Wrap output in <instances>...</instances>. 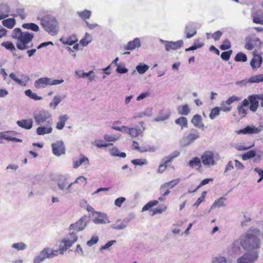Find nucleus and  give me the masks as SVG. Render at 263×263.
Listing matches in <instances>:
<instances>
[{
    "mask_svg": "<svg viewBox=\"0 0 263 263\" xmlns=\"http://www.w3.org/2000/svg\"><path fill=\"white\" fill-rule=\"evenodd\" d=\"M62 100L59 96H55L53 98L52 101L49 103V107L55 109Z\"/></svg>",
    "mask_w": 263,
    "mask_h": 263,
    "instance_id": "58836bf2",
    "label": "nucleus"
},
{
    "mask_svg": "<svg viewBox=\"0 0 263 263\" xmlns=\"http://www.w3.org/2000/svg\"><path fill=\"white\" fill-rule=\"evenodd\" d=\"M132 146L133 148L138 150L139 152L141 153L144 152H154L156 150V148L154 146H150L147 145L145 147H140L139 146V144L136 141H133Z\"/></svg>",
    "mask_w": 263,
    "mask_h": 263,
    "instance_id": "4be33fe9",
    "label": "nucleus"
},
{
    "mask_svg": "<svg viewBox=\"0 0 263 263\" xmlns=\"http://www.w3.org/2000/svg\"><path fill=\"white\" fill-rule=\"evenodd\" d=\"M12 248L17 251L24 250L26 249L27 246L23 242L14 243L12 245Z\"/></svg>",
    "mask_w": 263,
    "mask_h": 263,
    "instance_id": "de8ad7c7",
    "label": "nucleus"
},
{
    "mask_svg": "<svg viewBox=\"0 0 263 263\" xmlns=\"http://www.w3.org/2000/svg\"><path fill=\"white\" fill-rule=\"evenodd\" d=\"M116 242H117V241L115 240H112L109 241L105 245L102 246L100 248V250L102 251L103 250L108 249V248H109V247H110L113 245L115 244Z\"/></svg>",
    "mask_w": 263,
    "mask_h": 263,
    "instance_id": "69168bd1",
    "label": "nucleus"
},
{
    "mask_svg": "<svg viewBox=\"0 0 263 263\" xmlns=\"http://www.w3.org/2000/svg\"><path fill=\"white\" fill-rule=\"evenodd\" d=\"M254 232H251L250 229L246 233L240 237V243L242 248L246 251H256L260 248V240L258 237L255 234L259 231L254 230Z\"/></svg>",
    "mask_w": 263,
    "mask_h": 263,
    "instance_id": "f257e3e1",
    "label": "nucleus"
},
{
    "mask_svg": "<svg viewBox=\"0 0 263 263\" xmlns=\"http://www.w3.org/2000/svg\"><path fill=\"white\" fill-rule=\"evenodd\" d=\"M33 117L35 123L37 125H41L42 124L52 123L51 114L45 109L37 110L34 112Z\"/></svg>",
    "mask_w": 263,
    "mask_h": 263,
    "instance_id": "423d86ee",
    "label": "nucleus"
},
{
    "mask_svg": "<svg viewBox=\"0 0 263 263\" xmlns=\"http://www.w3.org/2000/svg\"><path fill=\"white\" fill-rule=\"evenodd\" d=\"M211 263H227V260L222 256H214L212 258Z\"/></svg>",
    "mask_w": 263,
    "mask_h": 263,
    "instance_id": "37998d69",
    "label": "nucleus"
},
{
    "mask_svg": "<svg viewBox=\"0 0 263 263\" xmlns=\"http://www.w3.org/2000/svg\"><path fill=\"white\" fill-rule=\"evenodd\" d=\"M199 137V132L195 129H192L186 136H183L180 142L181 144L183 146H189Z\"/></svg>",
    "mask_w": 263,
    "mask_h": 263,
    "instance_id": "9d476101",
    "label": "nucleus"
},
{
    "mask_svg": "<svg viewBox=\"0 0 263 263\" xmlns=\"http://www.w3.org/2000/svg\"><path fill=\"white\" fill-rule=\"evenodd\" d=\"M253 22L263 25V14L261 11H257L252 14Z\"/></svg>",
    "mask_w": 263,
    "mask_h": 263,
    "instance_id": "473e14b6",
    "label": "nucleus"
},
{
    "mask_svg": "<svg viewBox=\"0 0 263 263\" xmlns=\"http://www.w3.org/2000/svg\"><path fill=\"white\" fill-rule=\"evenodd\" d=\"M220 110V108L218 107H216L213 108L211 110V112L209 115L210 118L212 120L214 119L217 116H218L219 115Z\"/></svg>",
    "mask_w": 263,
    "mask_h": 263,
    "instance_id": "8fccbe9b",
    "label": "nucleus"
},
{
    "mask_svg": "<svg viewBox=\"0 0 263 263\" xmlns=\"http://www.w3.org/2000/svg\"><path fill=\"white\" fill-rule=\"evenodd\" d=\"M91 42V37L88 33H86L85 36L80 40V44L83 46H86Z\"/></svg>",
    "mask_w": 263,
    "mask_h": 263,
    "instance_id": "79ce46f5",
    "label": "nucleus"
},
{
    "mask_svg": "<svg viewBox=\"0 0 263 263\" xmlns=\"http://www.w3.org/2000/svg\"><path fill=\"white\" fill-rule=\"evenodd\" d=\"M3 25L9 29H12L15 25V20L13 18H9L4 20L2 21Z\"/></svg>",
    "mask_w": 263,
    "mask_h": 263,
    "instance_id": "c9c22d12",
    "label": "nucleus"
},
{
    "mask_svg": "<svg viewBox=\"0 0 263 263\" xmlns=\"http://www.w3.org/2000/svg\"><path fill=\"white\" fill-rule=\"evenodd\" d=\"M170 115L171 114L170 112H166L164 114H161L157 117L155 118L154 119V121L155 122H160V121H165V120H167V119H168V118L170 116Z\"/></svg>",
    "mask_w": 263,
    "mask_h": 263,
    "instance_id": "603ef678",
    "label": "nucleus"
},
{
    "mask_svg": "<svg viewBox=\"0 0 263 263\" xmlns=\"http://www.w3.org/2000/svg\"><path fill=\"white\" fill-rule=\"evenodd\" d=\"M215 158V156L213 151H206L202 154L201 161L205 167H211L216 164Z\"/></svg>",
    "mask_w": 263,
    "mask_h": 263,
    "instance_id": "f8f14e48",
    "label": "nucleus"
},
{
    "mask_svg": "<svg viewBox=\"0 0 263 263\" xmlns=\"http://www.w3.org/2000/svg\"><path fill=\"white\" fill-rule=\"evenodd\" d=\"M88 218L86 216L81 217L78 221L71 224L69 227V234L73 233L78 237L77 233L83 231L87 226Z\"/></svg>",
    "mask_w": 263,
    "mask_h": 263,
    "instance_id": "6e6552de",
    "label": "nucleus"
},
{
    "mask_svg": "<svg viewBox=\"0 0 263 263\" xmlns=\"http://www.w3.org/2000/svg\"><path fill=\"white\" fill-rule=\"evenodd\" d=\"M178 113L182 116H187L191 112V108L189 105L184 104L177 107Z\"/></svg>",
    "mask_w": 263,
    "mask_h": 263,
    "instance_id": "7c9ffc66",
    "label": "nucleus"
},
{
    "mask_svg": "<svg viewBox=\"0 0 263 263\" xmlns=\"http://www.w3.org/2000/svg\"><path fill=\"white\" fill-rule=\"evenodd\" d=\"M75 73L79 78H84L86 77H88L91 74H93V71L92 70H90L88 72H85L83 70H76Z\"/></svg>",
    "mask_w": 263,
    "mask_h": 263,
    "instance_id": "c03bdc74",
    "label": "nucleus"
},
{
    "mask_svg": "<svg viewBox=\"0 0 263 263\" xmlns=\"http://www.w3.org/2000/svg\"><path fill=\"white\" fill-rule=\"evenodd\" d=\"M2 46L5 47L7 49L13 51L15 50V48L13 43L9 41L5 42L2 43Z\"/></svg>",
    "mask_w": 263,
    "mask_h": 263,
    "instance_id": "6e6d98bb",
    "label": "nucleus"
},
{
    "mask_svg": "<svg viewBox=\"0 0 263 263\" xmlns=\"http://www.w3.org/2000/svg\"><path fill=\"white\" fill-rule=\"evenodd\" d=\"M50 78L42 77L34 81V86L36 89H43L49 85Z\"/></svg>",
    "mask_w": 263,
    "mask_h": 263,
    "instance_id": "6ab92c4d",
    "label": "nucleus"
},
{
    "mask_svg": "<svg viewBox=\"0 0 263 263\" xmlns=\"http://www.w3.org/2000/svg\"><path fill=\"white\" fill-rule=\"evenodd\" d=\"M191 122L196 127L202 128L204 127L201 117L199 115L196 114L194 115L191 120Z\"/></svg>",
    "mask_w": 263,
    "mask_h": 263,
    "instance_id": "c756f323",
    "label": "nucleus"
},
{
    "mask_svg": "<svg viewBox=\"0 0 263 263\" xmlns=\"http://www.w3.org/2000/svg\"><path fill=\"white\" fill-rule=\"evenodd\" d=\"M51 147L53 154L57 156H60L65 153V147L62 141H58L52 143Z\"/></svg>",
    "mask_w": 263,
    "mask_h": 263,
    "instance_id": "2eb2a0df",
    "label": "nucleus"
},
{
    "mask_svg": "<svg viewBox=\"0 0 263 263\" xmlns=\"http://www.w3.org/2000/svg\"><path fill=\"white\" fill-rule=\"evenodd\" d=\"M253 54L254 56L250 62V65L253 69L256 70L260 66L262 63V57L259 55L254 54Z\"/></svg>",
    "mask_w": 263,
    "mask_h": 263,
    "instance_id": "5701e85b",
    "label": "nucleus"
},
{
    "mask_svg": "<svg viewBox=\"0 0 263 263\" xmlns=\"http://www.w3.org/2000/svg\"><path fill=\"white\" fill-rule=\"evenodd\" d=\"M92 221L95 224H103L110 222L107 215L105 213L97 211L93 212L92 214Z\"/></svg>",
    "mask_w": 263,
    "mask_h": 263,
    "instance_id": "ddd939ff",
    "label": "nucleus"
},
{
    "mask_svg": "<svg viewBox=\"0 0 263 263\" xmlns=\"http://www.w3.org/2000/svg\"><path fill=\"white\" fill-rule=\"evenodd\" d=\"M249 99L250 103V110L253 112L256 111L258 107L259 100H260L259 95L249 96Z\"/></svg>",
    "mask_w": 263,
    "mask_h": 263,
    "instance_id": "a211bd4d",
    "label": "nucleus"
},
{
    "mask_svg": "<svg viewBox=\"0 0 263 263\" xmlns=\"http://www.w3.org/2000/svg\"><path fill=\"white\" fill-rule=\"evenodd\" d=\"M77 239L78 237L73 233H71L70 235H68L66 237L59 241V249L53 250L55 256L59 254H63L68 248H70L77 241Z\"/></svg>",
    "mask_w": 263,
    "mask_h": 263,
    "instance_id": "39448f33",
    "label": "nucleus"
},
{
    "mask_svg": "<svg viewBox=\"0 0 263 263\" xmlns=\"http://www.w3.org/2000/svg\"><path fill=\"white\" fill-rule=\"evenodd\" d=\"M68 175H60L57 180L58 188L64 194H70L72 192V183H70Z\"/></svg>",
    "mask_w": 263,
    "mask_h": 263,
    "instance_id": "0eeeda50",
    "label": "nucleus"
},
{
    "mask_svg": "<svg viewBox=\"0 0 263 263\" xmlns=\"http://www.w3.org/2000/svg\"><path fill=\"white\" fill-rule=\"evenodd\" d=\"M259 253L257 251L247 252L237 259V263H255L258 258Z\"/></svg>",
    "mask_w": 263,
    "mask_h": 263,
    "instance_id": "1a4fd4ad",
    "label": "nucleus"
},
{
    "mask_svg": "<svg viewBox=\"0 0 263 263\" xmlns=\"http://www.w3.org/2000/svg\"><path fill=\"white\" fill-rule=\"evenodd\" d=\"M77 15L82 18L85 22L88 20L92 14V12L90 10L85 9L83 11H79L77 12Z\"/></svg>",
    "mask_w": 263,
    "mask_h": 263,
    "instance_id": "2f4dec72",
    "label": "nucleus"
},
{
    "mask_svg": "<svg viewBox=\"0 0 263 263\" xmlns=\"http://www.w3.org/2000/svg\"><path fill=\"white\" fill-rule=\"evenodd\" d=\"M110 154L112 156H118L119 157L125 158L126 154L123 152H120L118 149L115 147L110 149Z\"/></svg>",
    "mask_w": 263,
    "mask_h": 263,
    "instance_id": "ea45409f",
    "label": "nucleus"
},
{
    "mask_svg": "<svg viewBox=\"0 0 263 263\" xmlns=\"http://www.w3.org/2000/svg\"><path fill=\"white\" fill-rule=\"evenodd\" d=\"M127 226V223L124 221L121 222L120 224H114L111 227L115 230H123Z\"/></svg>",
    "mask_w": 263,
    "mask_h": 263,
    "instance_id": "4d7b16f0",
    "label": "nucleus"
},
{
    "mask_svg": "<svg viewBox=\"0 0 263 263\" xmlns=\"http://www.w3.org/2000/svg\"><path fill=\"white\" fill-rule=\"evenodd\" d=\"M22 27L26 29L31 30L33 31H38L39 30V26L34 23L24 24Z\"/></svg>",
    "mask_w": 263,
    "mask_h": 263,
    "instance_id": "a19ab883",
    "label": "nucleus"
},
{
    "mask_svg": "<svg viewBox=\"0 0 263 263\" xmlns=\"http://www.w3.org/2000/svg\"><path fill=\"white\" fill-rule=\"evenodd\" d=\"M68 118V115L66 114L60 115L58 117V121L56 124V128L58 130L63 129Z\"/></svg>",
    "mask_w": 263,
    "mask_h": 263,
    "instance_id": "cd10ccee",
    "label": "nucleus"
},
{
    "mask_svg": "<svg viewBox=\"0 0 263 263\" xmlns=\"http://www.w3.org/2000/svg\"><path fill=\"white\" fill-rule=\"evenodd\" d=\"M213 180L212 179H205L203 180L199 184V185L196 187V189H195L194 191H189V193H192L195 192L197 190H198L199 188L201 187L203 185H204L208 183H209L210 181H212Z\"/></svg>",
    "mask_w": 263,
    "mask_h": 263,
    "instance_id": "e2e57ef3",
    "label": "nucleus"
},
{
    "mask_svg": "<svg viewBox=\"0 0 263 263\" xmlns=\"http://www.w3.org/2000/svg\"><path fill=\"white\" fill-rule=\"evenodd\" d=\"M98 240L99 238L97 235H93L91 239L87 242V245L89 247H91L97 243Z\"/></svg>",
    "mask_w": 263,
    "mask_h": 263,
    "instance_id": "052dcab7",
    "label": "nucleus"
},
{
    "mask_svg": "<svg viewBox=\"0 0 263 263\" xmlns=\"http://www.w3.org/2000/svg\"><path fill=\"white\" fill-rule=\"evenodd\" d=\"M120 136H111L109 135H105L104 138L107 142H116L120 139Z\"/></svg>",
    "mask_w": 263,
    "mask_h": 263,
    "instance_id": "5fc2aeb1",
    "label": "nucleus"
},
{
    "mask_svg": "<svg viewBox=\"0 0 263 263\" xmlns=\"http://www.w3.org/2000/svg\"><path fill=\"white\" fill-rule=\"evenodd\" d=\"M175 123L180 126L181 129L187 127V120L186 117L181 116L175 121Z\"/></svg>",
    "mask_w": 263,
    "mask_h": 263,
    "instance_id": "72a5a7b5",
    "label": "nucleus"
},
{
    "mask_svg": "<svg viewBox=\"0 0 263 263\" xmlns=\"http://www.w3.org/2000/svg\"><path fill=\"white\" fill-rule=\"evenodd\" d=\"M126 200L125 197H120L115 200V204L118 207H121L122 203Z\"/></svg>",
    "mask_w": 263,
    "mask_h": 263,
    "instance_id": "774afa93",
    "label": "nucleus"
},
{
    "mask_svg": "<svg viewBox=\"0 0 263 263\" xmlns=\"http://www.w3.org/2000/svg\"><path fill=\"white\" fill-rule=\"evenodd\" d=\"M136 69L140 74H142L148 70L149 66L146 64L140 63L136 66Z\"/></svg>",
    "mask_w": 263,
    "mask_h": 263,
    "instance_id": "4c0bfd02",
    "label": "nucleus"
},
{
    "mask_svg": "<svg viewBox=\"0 0 263 263\" xmlns=\"http://www.w3.org/2000/svg\"><path fill=\"white\" fill-rule=\"evenodd\" d=\"M263 82V74H260L250 77L249 79H245L241 81H237L236 84L241 86H246L247 83H259Z\"/></svg>",
    "mask_w": 263,
    "mask_h": 263,
    "instance_id": "dca6fc26",
    "label": "nucleus"
},
{
    "mask_svg": "<svg viewBox=\"0 0 263 263\" xmlns=\"http://www.w3.org/2000/svg\"><path fill=\"white\" fill-rule=\"evenodd\" d=\"M180 155V152L178 151L173 152L172 154L165 157L166 162H171L175 158Z\"/></svg>",
    "mask_w": 263,
    "mask_h": 263,
    "instance_id": "864d4df0",
    "label": "nucleus"
},
{
    "mask_svg": "<svg viewBox=\"0 0 263 263\" xmlns=\"http://www.w3.org/2000/svg\"><path fill=\"white\" fill-rule=\"evenodd\" d=\"M37 18L40 20L43 28L50 35L54 36L58 34L59 28V22L54 16L46 13L43 15L40 14Z\"/></svg>",
    "mask_w": 263,
    "mask_h": 263,
    "instance_id": "7ed1b4c3",
    "label": "nucleus"
},
{
    "mask_svg": "<svg viewBox=\"0 0 263 263\" xmlns=\"http://www.w3.org/2000/svg\"><path fill=\"white\" fill-rule=\"evenodd\" d=\"M10 78L13 80L16 83L22 86H25L30 80L29 76L27 75H23L22 79H19L16 77L14 73H11L9 74Z\"/></svg>",
    "mask_w": 263,
    "mask_h": 263,
    "instance_id": "aec40b11",
    "label": "nucleus"
},
{
    "mask_svg": "<svg viewBox=\"0 0 263 263\" xmlns=\"http://www.w3.org/2000/svg\"><path fill=\"white\" fill-rule=\"evenodd\" d=\"M116 124H121V122L119 121L114 122L112 126V129L128 134L131 137H137L140 136H142L143 133L145 130V127L143 122H140V127L136 126L135 127H128L125 126L116 127L115 126Z\"/></svg>",
    "mask_w": 263,
    "mask_h": 263,
    "instance_id": "20e7f679",
    "label": "nucleus"
},
{
    "mask_svg": "<svg viewBox=\"0 0 263 263\" xmlns=\"http://www.w3.org/2000/svg\"><path fill=\"white\" fill-rule=\"evenodd\" d=\"M141 46V43L139 38L136 37L133 41L128 42L124 48L128 50H133Z\"/></svg>",
    "mask_w": 263,
    "mask_h": 263,
    "instance_id": "b1692460",
    "label": "nucleus"
},
{
    "mask_svg": "<svg viewBox=\"0 0 263 263\" xmlns=\"http://www.w3.org/2000/svg\"><path fill=\"white\" fill-rule=\"evenodd\" d=\"M17 125L26 129H30L33 126V120L31 119H23L16 122Z\"/></svg>",
    "mask_w": 263,
    "mask_h": 263,
    "instance_id": "bb28decb",
    "label": "nucleus"
},
{
    "mask_svg": "<svg viewBox=\"0 0 263 263\" xmlns=\"http://www.w3.org/2000/svg\"><path fill=\"white\" fill-rule=\"evenodd\" d=\"M7 132H0V143H3L4 139L9 141L10 135Z\"/></svg>",
    "mask_w": 263,
    "mask_h": 263,
    "instance_id": "338daca9",
    "label": "nucleus"
},
{
    "mask_svg": "<svg viewBox=\"0 0 263 263\" xmlns=\"http://www.w3.org/2000/svg\"><path fill=\"white\" fill-rule=\"evenodd\" d=\"M73 167L74 168H78L81 164H84L86 166L89 165V161L86 156L84 155H81L79 160H76L73 161Z\"/></svg>",
    "mask_w": 263,
    "mask_h": 263,
    "instance_id": "a878e982",
    "label": "nucleus"
},
{
    "mask_svg": "<svg viewBox=\"0 0 263 263\" xmlns=\"http://www.w3.org/2000/svg\"><path fill=\"white\" fill-rule=\"evenodd\" d=\"M180 181V179H177L176 180H172L168 182L165 183L163 184L164 187H166L169 190L170 189L173 188L175 185H176Z\"/></svg>",
    "mask_w": 263,
    "mask_h": 263,
    "instance_id": "09e8293b",
    "label": "nucleus"
},
{
    "mask_svg": "<svg viewBox=\"0 0 263 263\" xmlns=\"http://www.w3.org/2000/svg\"><path fill=\"white\" fill-rule=\"evenodd\" d=\"M263 130V124L260 125L258 127H255L254 126H247L245 128L241 129L237 132V134H258Z\"/></svg>",
    "mask_w": 263,
    "mask_h": 263,
    "instance_id": "f3484780",
    "label": "nucleus"
},
{
    "mask_svg": "<svg viewBox=\"0 0 263 263\" xmlns=\"http://www.w3.org/2000/svg\"><path fill=\"white\" fill-rule=\"evenodd\" d=\"M256 152L255 151L251 150L246 153L244 154L242 156V159L243 160H247L255 156Z\"/></svg>",
    "mask_w": 263,
    "mask_h": 263,
    "instance_id": "a18cd8bd",
    "label": "nucleus"
},
{
    "mask_svg": "<svg viewBox=\"0 0 263 263\" xmlns=\"http://www.w3.org/2000/svg\"><path fill=\"white\" fill-rule=\"evenodd\" d=\"M231 47V43L229 40L226 39L223 41V43L220 46V48L222 50L229 49Z\"/></svg>",
    "mask_w": 263,
    "mask_h": 263,
    "instance_id": "13d9d810",
    "label": "nucleus"
},
{
    "mask_svg": "<svg viewBox=\"0 0 263 263\" xmlns=\"http://www.w3.org/2000/svg\"><path fill=\"white\" fill-rule=\"evenodd\" d=\"M60 40L63 44L69 45H72L77 42V39L75 35L62 37Z\"/></svg>",
    "mask_w": 263,
    "mask_h": 263,
    "instance_id": "c85d7f7f",
    "label": "nucleus"
},
{
    "mask_svg": "<svg viewBox=\"0 0 263 263\" xmlns=\"http://www.w3.org/2000/svg\"><path fill=\"white\" fill-rule=\"evenodd\" d=\"M11 36L17 40L16 46L21 50H24L33 46L32 44L31 46H28V44L32 41L34 37L32 33L23 32L20 28H16L12 31Z\"/></svg>",
    "mask_w": 263,
    "mask_h": 263,
    "instance_id": "f03ea898",
    "label": "nucleus"
},
{
    "mask_svg": "<svg viewBox=\"0 0 263 263\" xmlns=\"http://www.w3.org/2000/svg\"><path fill=\"white\" fill-rule=\"evenodd\" d=\"M95 145L98 148L106 147L109 145H112L110 143H103L102 141L100 140H95Z\"/></svg>",
    "mask_w": 263,
    "mask_h": 263,
    "instance_id": "bf43d9fd",
    "label": "nucleus"
},
{
    "mask_svg": "<svg viewBox=\"0 0 263 263\" xmlns=\"http://www.w3.org/2000/svg\"><path fill=\"white\" fill-rule=\"evenodd\" d=\"M185 33L187 39H190L196 34V29L193 23H189L186 26Z\"/></svg>",
    "mask_w": 263,
    "mask_h": 263,
    "instance_id": "393cba45",
    "label": "nucleus"
},
{
    "mask_svg": "<svg viewBox=\"0 0 263 263\" xmlns=\"http://www.w3.org/2000/svg\"><path fill=\"white\" fill-rule=\"evenodd\" d=\"M131 162L135 166L144 165L148 164L147 161L145 159H136L131 161Z\"/></svg>",
    "mask_w": 263,
    "mask_h": 263,
    "instance_id": "49530a36",
    "label": "nucleus"
},
{
    "mask_svg": "<svg viewBox=\"0 0 263 263\" xmlns=\"http://www.w3.org/2000/svg\"><path fill=\"white\" fill-rule=\"evenodd\" d=\"M159 41L161 43L164 45L165 50L167 51H169L171 50H177L178 49H180L183 44L182 40L173 42L160 39Z\"/></svg>",
    "mask_w": 263,
    "mask_h": 263,
    "instance_id": "4468645a",
    "label": "nucleus"
},
{
    "mask_svg": "<svg viewBox=\"0 0 263 263\" xmlns=\"http://www.w3.org/2000/svg\"><path fill=\"white\" fill-rule=\"evenodd\" d=\"M232 53V50H230L228 51H224L221 54V58L225 61H228L230 56Z\"/></svg>",
    "mask_w": 263,
    "mask_h": 263,
    "instance_id": "680f3d73",
    "label": "nucleus"
},
{
    "mask_svg": "<svg viewBox=\"0 0 263 263\" xmlns=\"http://www.w3.org/2000/svg\"><path fill=\"white\" fill-rule=\"evenodd\" d=\"M55 257L53 249L50 248H45L36 255L33 260V263H41L46 258H52Z\"/></svg>",
    "mask_w": 263,
    "mask_h": 263,
    "instance_id": "9b49d317",
    "label": "nucleus"
},
{
    "mask_svg": "<svg viewBox=\"0 0 263 263\" xmlns=\"http://www.w3.org/2000/svg\"><path fill=\"white\" fill-rule=\"evenodd\" d=\"M226 200V198L224 197H221L216 200L211 205V209L224 206L226 205L224 203Z\"/></svg>",
    "mask_w": 263,
    "mask_h": 263,
    "instance_id": "f704fd0d",
    "label": "nucleus"
},
{
    "mask_svg": "<svg viewBox=\"0 0 263 263\" xmlns=\"http://www.w3.org/2000/svg\"><path fill=\"white\" fill-rule=\"evenodd\" d=\"M52 123H46V126H40L36 128V134L38 135L42 136L45 134H49L52 133Z\"/></svg>",
    "mask_w": 263,
    "mask_h": 263,
    "instance_id": "412c9836",
    "label": "nucleus"
},
{
    "mask_svg": "<svg viewBox=\"0 0 263 263\" xmlns=\"http://www.w3.org/2000/svg\"><path fill=\"white\" fill-rule=\"evenodd\" d=\"M235 61L236 62H246L247 57L245 54L242 52L238 53L235 57Z\"/></svg>",
    "mask_w": 263,
    "mask_h": 263,
    "instance_id": "3c124183",
    "label": "nucleus"
},
{
    "mask_svg": "<svg viewBox=\"0 0 263 263\" xmlns=\"http://www.w3.org/2000/svg\"><path fill=\"white\" fill-rule=\"evenodd\" d=\"M220 110L224 112L230 111L231 109V107L227 104L226 102H222L221 104V106L219 107Z\"/></svg>",
    "mask_w": 263,
    "mask_h": 263,
    "instance_id": "0e129e2a",
    "label": "nucleus"
},
{
    "mask_svg": "<svg viewBox=\"0 0 263 263\" xmlns=\"http://www.w3.org/2000/svg\"><path fill=\"white\" fill-rule=\"evenodd\" d=\"M188 165L190 167L193 168L195 166H198L201 167V159L197 157H194L193 159L191 160Z\"/></svg>",
    "mask_w": 263,
    "mask_h": 263,
    "instance_id": "e433bc0d",
    "label": "nucleus"
}]
</instances>
